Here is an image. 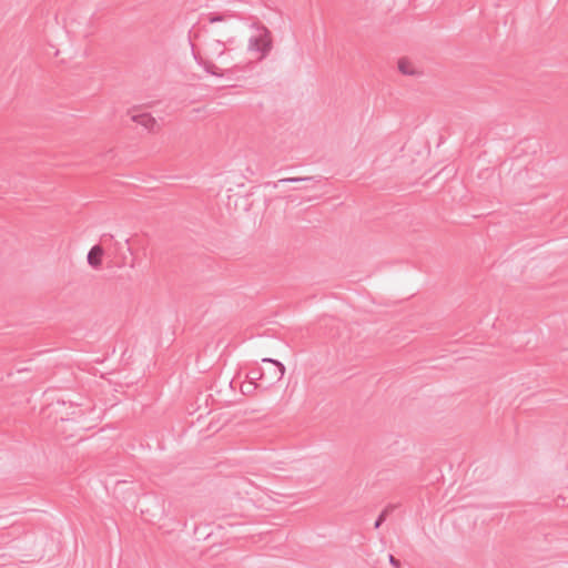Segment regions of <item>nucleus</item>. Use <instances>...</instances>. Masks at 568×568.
Returning <instances> with one entry per match:
<instances>
[{"instance_id": "f257e3e1", "label": "nucleus", "mask_w": 568, "mask_h": 568, "mask_svg": "<svg viewBox=\"0 0 568 568\" xmlns=\"http://www.w3.org/2000/svg\"><path fill=\"white\" fill-rule=\"evenodd\" d=\"M250 28L252 34L247 41V50L255 54L257 60H262L272 49L271 32L264 24L257 22L252 23Z\"/></svg>"}, {"instance_id": "f03ea898", "label": "nucleus", "mask_w": 568, "mask_h": 568, "mask_svg": "<svg viewBox=\"0 0 568 568\" xmlns=\"http://www.w3.org/2000/svg\"><path fill=\"white\" fill-rule=\"evenodd\" d=\"M262 362L272 365L268 372H266V378H264L267 385H273L283 378L285 366L281 362L268 357L263 358Z\"/></svg>"}, {"instance_id": "7ed1b4c3", "label": "nucleus", "mask_w": 568, "mask_h": 568, "mask_svg": "<svg viewBox=\"0 0 568 568\" xmlns=\"http://www.w3.org/2000/svg\"><path fill=\"white\" fill-rule=\"evenodd\" d=\"M103 248L100 245H94L88 253V263L93 268H99L102 264Z\"/></svg>"}, {"instance_id": "20e7f679", "label": "nucleus", "mask_w": 568, "mask_h": 568, "mask_svg": "<svg viewBox=\"0 0 568 568\" xmlns=\"http://www.w3.org/2000/svg\"><path fill=\"white\" fill-rule=\"evenodd\" d=\"M132 121L144 126L149 131H153L156 125L155 119L148 113L134 114L132 115Z\"/></svg>"}, {"instance_id": "39448f33", "label": "nucleus", "mask_w": 568, "mask_h": 568, "mask_svg": "<svg viewBox=\"0 0 568 568\" xmlns=\"http://www.w3.org/2000/svg\"><path fill=\"white\" fill-rule=\"evenodd\" d=\"M298 182L315 183L316 180H315L314 176L284 178V179H280L276 182H268V183H266V186H272L273 189H276L280 184H283V183H295V184H298Z\"/></svg>"}, {"instance_id": "423d86ee", "label": "nucleus", "mask_w": 568, "mask_h": 568, "mask_svg": "<svg viewBox=\"0 0 568 568\" xmlns=\"http://www.w3.org/2000/svg\"><path fill=\"white\" fill-rule=\"evenodd\" d=\"M234 39L230 38L226 41L213 40L209 43L207 49L211 54L221 57L224 53V47L226 43H233Z\"/></svg>"}, {"instance_id": "0eeeda50", "label": "nucleus", "mask_w": 568, "mask_h": 568, "mask_svg": "<svg viewBox=\"0 0 568 568\" xmlns=\"http://www.w3.org/2000/svg\"><path fill=\"white\" fill-rule=\"evenodd\" d=\"M398 70L405 75H416L418 71L414 68L412 62L406 59H400L398 61Z\"/></svg>"}, {"instance_id": "6e6552de", "label": "nucleus", "mask_w": 568, "mask_h": 568, "mask_svg": "<svg viewBox=\"0 0 568 568\" xmlns=\"http://www.w3.org/2000/svg\"><path fill=\"white\" fill-rule=\"evenodd\" d=\"M194 58H195V60L197 61V63H199L201 67H203V69H204L207 73H210V74H212V75H216V77H222V73H219V72H217V68H216L213 63H211V62H209V61H204V60H203V59H201V58H197V55H196L195 53H194Z\"/></svg>"}, {"instance_id": "1a4fd4ad", "label": "nucleus", "mask_w": 568, "mask_h": 568, "mask_svg": "<svg viewBox=\"0 0 568 568\" xmlns=\"http://www.w3.org/2000/svg\"><path fill=\"white\" fill-rule=\"evenodd\" d=\"M247 377L253 382V381H257V379H261L263 381L264 378H266V371H262L260 368H254V369H251Z\"/></svg>"}, {"instance_id": "9d476101", "label": "nucleus", "mask_w": 568, "mask_h": 568, "mask_svg": "<svg viewBox=\"0 0 568 568\" xmlns=\"http://www.w3.org/2000/svg\"><path fill=\"white\" fill-rule=\"evenodd\" d=\"M394 509V506H387L381 514L379 516L377 517L375 524H374V528H379L381 525L385 521L387 515Z\"/></svg>"}, {"instance_id": "9b49d317", "label": "nucleus", "mask_w": 568, "mask_h": 568, "mask_svg": "<svg viewBox=\"0 0 568 568\" xmlns=\"http://www.w3.org/2000/svg\"><path fill=\"white\" fill-rule=\"evenodd\" d=\"M222 20H223V16H221V14L211 13V14L209 16V21H210L211 23L219 22V21H222Z\"/></svg>"}, {"instance_id": "f8f14e48", "label": "nucleus", "mask_w": 568, "mask_h": 568, "mask_svg": "<svg viewBox=\"0 0 568 568\" xmlns=\"http://www.w3.org/2000/svg\"><path fill=\"white\" fill-rule=\"evenodd\" d=\"M388 558L390 565H393L395 568H399V561L393 555H389Z\"/></svg>"}, {"instance_id": "ddd939ff", "label": "nucleus", "mask_w": 568, "mask_h": 568, "mask_svg": "<svg viewBox=\"0 0 568 568\" xmlns=\"http://www.w3.org/2000/svg\"><path fill=\"white\" fill-rule=\"evenodd\" d=\"M106 237H108V239H112V237H113V235H112V234H103V239H106Z\"/></svg>"}]
</instances>
